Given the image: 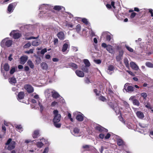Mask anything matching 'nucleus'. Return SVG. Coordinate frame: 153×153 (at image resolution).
I'll return each instance as SVG.
<instances>
[{"mask_svg":"<svg viewBox=\"0 0 153 153\" xmlns=\"http://www.w3.org/2000/svg\"><path fill=\"white\" fill-rule=\"evenodd\" d=\"M12 42L11 40L8 39L7 38H6L3 40L1 43V45L2 47L5 46L9 47L12 44Z\"/></svg>","mask_w":153,"mask_h":153,"instance_id":"obj_1","label":"nucleus"},{"mask_svg":"<svg viewBox=\"0 0 153 153\" xmlns=\"http://www.w3.org/2000/svg\"><path fill=\"white\" fill-rule=\"evenodd\" d=\"M6 145H8L7 149L11 150L14 149L16 145V143L14 141H12L11 139H9L6 143Z\"/></svg>","mask_w":153,"mask_h":153,"instance_id":"obj_2","label":"nucleus"},{"mask_svg":"<svg viewBox=\"0 0 153 153\" xmlns=\"http://www.w3.org/2000/svg\"><path fill=\"white\" fill-rule=\"evenodd\" d=\"M53 113L54 115L53 120V123H58L61 120V115L58 113V111L57 110H54L53 111Z\"/></svg>","mask_w":153,"mask_h":153,"instance_id":"obj_3","label":"nucleus"},{"mask_svg":"<svg viewBox=\"0 0 153 153\" xmlns=\"http://www.w3.org/2000/svg\"><path fill=\"white\" fill-rule=\"evenodd\" d=\"M33 96L34 99L36 100L37 102H38L39 105L40 107V110L41 111H42L44 109V107L42 105L41 103V100L39 98V96L37 94L34 95V93L33 94Z\"/></svg>","mask_w":153,"mask_h":153,"instance_id":"obj_4","label":"nucleus"},{"mask_svg":"<svg viewBox=\"0 0 153 153\" xmlns=\"http://www.w3.org/2000/svg\"><path fill=\"white\" fill-rule=\"evenodd\" d=\"M11 36H12L15 39H17L19 38L21 35L17 31H13L10 34Z\"/></svg>","mask_w":153,"mask_h":153,"instance_id":"obj_5","label":"nucleus"},{"mask_svg":"<svg viewBox=\"0 0 153 153\" xmlns=\"http://www.w3.org/2000/svg\"><path fill=\"white\" fill-rule=\"evenodd\" d=\"M130 65L131 68L135 71H137L139 69V66L133 62H131L130 63Z\"/></svg>","mask_w":153,"mask_h":153,"instance_id":"obj_6","label":"nucleus"},{"mask_svg":"<svg viewBox=\"0 0 153 153\" xmlns=\"http://www.w3.org/2000/svg\"><path fill=\"white\" fill-rule=\"evenodd\" d=\"M102 36H106V40L108 41H110L112 38V36L108 34V33L107 32H103L102 34Z\"/></svg>","mask_w":153,"mask_h":153,"instance_id":"obj_7","label":"nucleus"},{"mask_svg":"<svg viewBox=\"0 0 153 153\" xmlns=\"http://www.w3.org/2000/svg\"><path fill=\"white\" fill-rule=\"evenodd\" d=\"M40 140L41 142H38L36 143V146L39 148H41L43 146V144L42 143V142H45V144L48 143V141L44 138L40 139Z\"/></svg>","mask_w":153,"mask_h":153,"instance_id":"obj_8","label":"nucleus"},{"mask_svg":"<svg viewBox=\"0 0 153 153\" xmlns=\"http://www.w3.org/2000/svg\"><path fill=\"white\" fill-rule=\"evenodd\" d=\"M95 129L97 130L100 132H108V130L98 125L95 127Z\"/></svg>","mask_w":153,"mask_h":153,"instance_id":"obj_9","label":"nucleus"},{"mask_svg":"<svg viewBox=\"0 0 153 153\" xmlns=\"http://www.w3.org/2000/svg\"><path fill=\"white\" fill-rule=\"evenodd\" d=\"M24 88L28 92L31 93L33 91V88L30 85H25Z\"/></svg>","mask_w":153,"mask_h":153,"instance_id":"obj_10","label":"nucleus"},{"mask_svg":"<svg viewBox=\"0 0 153 153\" xmlns=\"http://www.w3.org/2000/svg\"><path fill=\"white\" fill-rule=\"evenodd\" d=\"M48 92H51V93L52 94V96L54 98L56 99L60 96V95L58 93L55 91H47L46 93Z\"/></svg>","mask_w":153,"mask_h":153,"instance_id":"obj_11","label":"nucleus"},{"mask_svg":"<svg viewBox=\"0 0 153 153\" xmlns=\"http://www.w3.org/2000/svg\"><path fill=\"white\" fill-rule=\"evenodd\" d=\"M15 6L16 5H15L13 3L10 4L8 7V13H12L13 11Z\"/></svg>","mask_w":153,"mask_h":153,"instance_id":"obj_12","label":"nucleus"},{"mask_svg":"<svg viewBox=\"0 0 153 153\" xmlns=\"http://www.w3.org/2000/svg\"><path fill=\"white\" fill-rule=\"evenodd\" d=\"M28 59V57L27 56H23L20 58V63L22 64H24L26 62Z\"/></svg>","mask_w":153,"mask_h":153,"instance_id":"obj_13","label":"nucleus"},{"mask_svg":"<svg viewBox=\"0 0 153 153\" xmlns=\"http://www.w3.org/2000/svg\"><path fill=\"white\" fill-rule=\"evenodd\" d=\"M24 93L23 92H20L18 95V100L19 101L21 102H22L21 100L24 98Z\"/></svg>","mask_w":153,"mask_h":153,"instance_id":"obj_14","label":"nucleus"},{"mask_svg":"<svg viewBox=\"0 0 153 153\" xmlns=\"http://www.w3.org/2000/svg\"><path fill=\"white\" fill-rule=\"evenodd\" d=\"M76 73L77 75L79 77H82L84 76V74L83 71L77 70L76 71Z\"/></svg>","mask_w":153,"mask_h":153,"instance_id":"obj_15","label":"nucleus"},{"mask_svg":"<svg viewBox=\"0 0 153 153\" xmlns=\"http://www.w3.org/2000/svg\"><path fill=\"white\" fill-rule=\"evenodd\" d=\"M106 49L109 52V53H113L114 52V49L113 48V47L110 45H107Z\"/></svg>","mask_w":153,"mask_h":153,"instance_id":"obj_16","label":"nucleus"},{"mask_svg":"<svg viewBox=\"0 0 153 153\" xmlns=\"http://www.w3.org/2000/svg\"><path fill=\"white\" fill-rule=\"evenodd\" d=\"M114 69V68L113 66H109L107 70L108 73L110 74H112L113 72Z\"/></svg>","mask_w":153,"mask_h":153,"instance_id":"obj_17","label":"nucleus"},{"mask_svg":"<svg viewBox=\"0 0 153 153\" xmlns=\"http://www.w3.org/2000/svg\"><path fill=\"white\" fill-rule=\"evenodd\" d=\"M69 47V44L68 43H65L62 46V52L65 51Z\"/></svg>","mask_w":153,"mask_h":153,"instance_id":"obj_18","label":"nucleus"},{"mask_svg":"<svg viewBox=\"0 0 153 153\" xmlns=\"http://www.w3.org/2000/svg\"><path fill=\"white\" fill-rule=\"evenodd\" d=\"M57 36L59 39L61 40L64 39L65 38L64 34L62 32L59 33L57 34Z\"/></svg>","mask_w":153,"mask_h":153,"instance_id":"obj_19","label":"nucleus"},{"mask_svg":"<svg viewBox=\"0 0 153 153\" xmlns=\"http://www.w3.org/2000/svg\"><path fill=\"white\" fill-rule=\"evenodd\" d=\"M136 114L137 116L140 119H142L144 117L143 113L141 111H137Z\"/></svg>","mask_w":153,"mask_h":153,"instance_id":"obj_20","label":"nucleus"},{"mask_svg":"<svg viewBox=\"0 0 153 153\" xmlns=\"http://www.w3.org/2000/svg\"><path fill=\"white\" fill-rule=\"evenodd\" d=\"M41 67L43 70H47L48 68L47 64L45 62H42L41 64Z\"/></svg>","mask_w":153,"mask_h":153,"instance_id":"obj_21","label":"nucleus"},{"mask_svg":"<svg viewBox=\"0 0 153 153\" xmlns=\"http://www.w3.org/2000/svg\"><path fill=\"white\" fill-rule=\"evenodd\" d=\"M50 6L47 4H43L39 8L40 10H42V9H48L49 8Z\"/></svg>","mask_w":153,"mask_h":153,"instance_id":"obj_22","label":"nucleus"},{"mask_svg":"<svg viewBox=\"0 0 153 153\" xmlns=\"http://www.w3.org/2000/svg\"><path fill=\"white\" fill-rule=\"evenodd\" d=\"M39 136V132L38 130L35 131L33 134V137L34 138H36Z\"/></svg>","mask_w":153,"mask_h":153,"instance_id":"obj_23","label":"nucleus"},{"mask_svg":"<svg viewBox=\"0 0 153 153\" xmlns=\"http://www.w3.org/2000/svg\"><path fill=\"white\" fill-rule=\"evenodd\" d=\"M77 120L79 121H82L83 120V117L82 114H78L76 117Z\"/></svg>","mask_w":153,"mask_h":153,"instance_id":"obj_24","label":"nucleus"},{"mask_svg":"<svg viewBox=\"0 0 153 153\" xmlns=\"http://www.w3.org/2000/svg\"><path fill=\"white\" fill-rule=\"evenodd\" d=\"M41 43V41L39 40H35L32 42V45L34 46H37Z\"/></svg>","mask_w":153,"mask_h":153,"instance_id":"obj_25","label":"nucleus"},{"mask_svg":"<svg viewBox=\"0 0 153 153\" xmlns=\"http://www.w3.org/2000/svg\"><path fill=\"white\" fill-rule=\"evenodd\" d=\"M16 130L19 132H21L23 131V128L20 125H16L15 126Z\"/></svg>","mask_w":153,"mask_h":153,"instance_id":"obj_26","label":"nucleus"},{"mask_svg":"<svg viewBox=\"0 0 153 153\" xmlns=\"http://www.w3.org/2000/svg\"><path fill=\"white\" fill-rule=\"evenodd\" d=\"M117 143L119 146H122L124 144V142L123 140L120 138L117 139Z\"/></svg>","mask_w":153,"mask_h":153,"instance_id":"obj_27","label":"nucleus"},{"mask_svg":"<svg viewBox=\"0 0 153 153\" xmlns=\"http://www.w3.org/2000/svg\"><path fill=\"white\" fill-rule=\"evenodd\" d=\"M10 82L12 84H15L16 83V78L14 77H12L9 79Z\"/></svg>","mask_w":153,"mask_h":153,"instance_id":"obj_28","label":"nucleus"},{"mask_svg":"<svg viewBox=\"0 0 153 153\" xmlns=\"http://www.w3.org/2000/svg\"><path fill=\"white\" fill-rule=\"evenodd\" d=\"M124 63L125 64L126 67L128 68H129V65L128 63V61L127 59L125 58L124 59Z\"/></svg>","mask_w":153,"mask_h":153,"instance_id":"obj_29","label":"nucleus"},{"mask_svg":"<svg viewBox=\"0 0 153 153\" xmlns=\"http://www.w3.org/2000/svg\"><path fill=\"white\" fill-rule=\"evenodd\" d=\"M79 130L78 128H74V135L75 136H79V135H78L77 134L79 133Z\"/></svg>","mask_w":153,"mask_h":153,"instance_id":"obj_30","label":"nucleus"},{"mask_svg":"<svg viewBox=\"0 0 153 153\" xmlns=\"http://www.w3.org/2000/svg\"><path fill=\"white\" fill-rule=\"evenodd\" d=\"M27 63L31 68H34V65L31 61L29 60L27 62Z\"/></svg>","mask_w":153,"mask_h":153,"instance_id":"obj_31","label":"nucleus"},{"mask_svg":"<svg viewBox=\"0 0 153 153\" xmlns=\"http://www.w3.org/2000/svg\"><path fill=\"white\" fill-rule=\"evenodd\" d=\"M4 69L6 71H8L10 68V66L7 63L5 64L4 65Z\"/></svg>","mask_w":153,"mask_h":153,"instance_id":"obj_32","label":"nucleus"},{"mask_svg":"<svg viewBox=\"0 0 153 153\" xmlns=\"http://www.w3.org/2000/svg\"><path fill=\"white\" fill-rule=\"evenodd\" d=\"M134 88L131 86H128L127 88V91L128 92H132L134 91Z\"/></svg>","mask_w":153,"mask_h":153,"instance_id":"obj_33","label":"nucleus"},{"mask_svg":"<svg viewBox=\"0 0 153 153\" xmlns=\"http://www.w3.org/2000/svg\"><path fill=\"white\" fill-rule=\"evenodd\" d=\"M11 153H24L23 151L18 149H15L11 151Z\"/></svg>","mask_w":153,"mask_h":153,"instance_id":"obj_34","label":"nucleus"},{"mask_svg":"<svg viewBox=\"0 0 153 153\" xmlns=\"http://www.w3.org/2000/svg\"><path fill=\"white\" fill-rule=\"evenodd\" d=\"M84 62L86 66L89 67L90 66V63L89 61L87 59H85L84 60Z\"/></svg>","mask_w":153,"mask_h":153,"instance_id":"obj_35","label":"nucleus"},{"mask_svg":"<svg viewBox=\"0 0 153 153\" xmlns=\"http://www.w3.org/2000/svg\"><path fill=\"white\" fill-rule=\"evenodd\" d=\"M133 102L134 104L139 106L140 105V103L136 99H134L133 100Z\"/></svg>","mask_w":153,"mask_h":153,"instance_id":"obj_36","label":"nucleus"},{"mask_svg":"<svg viewBox=\"0 0 153 153\" xmlns=\"http://www.w3.org/2000/svg\"><path fill=\"white\" fill-rule=\"evenodd\" d=\"M62 8H63V7L59 6H56L54 7L53 8L55 10H60ZM63 8H64V7H63Z\"/></svg>","mask_w":153,"mask_h":153,"instance_id":"obj_37","label":"nucleus"},{"mask_svg":"<svg viewBox=\"0 0 153 153\" xmlns=\"http://www.w3.org/2000/svg\"><path fill=\"white\" fill-rule=\"evenodd\" d=\"M70 66L75 69H76L78 68L76 64L74 63H71L70 64Z\"/></svg>","mask_w":153,"mask_h":153,"instance_id":"obj_38","label":"nucleus"},{"mask_svg":"<svg viewBox=\"0 0 153 153\" xmlns=\"http://www.w3.org/2000/svg\"><path fill=\"white\" fill-rule=\"evenodd\" d=\"M146 65L148 67L153 68V64L150 62H147L146 63Z\"/></svg>","mask_w":153,"mask_h":153,"instance_id":"obj_39","label":"nucleus"},{"mask_svg":"<svg viewBox=\"0 0 153 153\" xmlns=\"http://www.w3.org/2000/svg\"><path fill=\"white\" fill-rule=\"evenodd\" d=\"M54 123V126L56 128H59L61 127V124L60 123Z\"/></svg>","mask_w":153,"mask_h":153,"instance_id":"obj_40","label":"nucleus"},{"mask_svg":"<svg viewBox=\"0 0 153 153\" xmlns=\"http://www.w3.org/2000/svg\"><path fill=\"white\" fill-rule=\"evenodd\" d=\"M31 45V44L30 42L27 43L24 46V48H27L30 47Z\"/></svg>","mask_w":153,"mask_h":153,"instance_id":"obj_41","label":"nucleus"},{"mask_svg":"<svg viewBox=\"0 0 153 153\" xmlns=\"http://www.w3.org/2000/svg\"><path fill=\"white\" fill-rule=\"evenodd\" d=\"M125 46H126V48L130 52H133V49L131 48L130 47H129L127 45H126Z\"/></svg>","mask_w":153,"mask_h":153,"instance_id":"obj_42","label":"nucleus"},{"mask_svg":"<svg viewBox=\"0 0 153 153\" xmlns=\"http://www.w3.org/2000/svg\"><path fill=\"white\" fill-rule=\"evenodd\" d=\"M33 49H30L28 51H27L25 52V53L29 54V53H33Z\"/></svg>","mask_w":153,"mask_h":153,"instance_id":"obj_43","label":"nucleus"},{"mask_svg":"<svg viewBox=\"0 0 153 153\" xmlns=\"http://www.w3.org/2000/svg\"><path fill=\"white\" fill-rule=\"evenodd\" d=\"M15 68L14 67H12L11 68L10 71V73L11 74H13L15 71Z\"/></svg>","mask_w":153,"mask_h":153,"instance_id":"obj_44","label":"nucleus"},{"mask_svg":"<svg viewBox=\"0 0 153 153\" xmlns=\"http://www.w3.org/2000/svg\"><path fill=\"white\" fill-rule=\"evenodd\" d=\"M141 96L144 99H146L147 97V94L146 93H142L141 94Z\"/></svg>","mask_w":153,"mask_h":153,"instance_id":"obj_45","label":"nucleus"},{"mask_svg":"<svg viewBox=\"0 0 153 153\" xmlns=\"http://www.w3.org/2000/svg\"><path fill=\"white\" fill-rule=\"evenodd\" d=\"M81 69L84 72L86 73L88 72V69L86 67H84L82 68Z\"/></svg>","mask_w":153,"mask_h":153,"instance_id":"obj_46","label":"nucleus"},{"mask_svg":"<svg viewBox=\"0 0 153 153\" xmlns=\"http://www.w3.org/2000/svg\"><path fill=\"white\" fill-rule=\"evenodd\" d=\"M34 140L32 141L30 139H26L25 140V143H33Z\"/></svg>","mask_w":153,"mask_h":153,"instance_id":"obj_47","label":"nucleus"},{"mask_svg":"<svg viewBox=\"0 0 153 153\" xmlns=\"http://www.w3.org/2000/svg\"><path fill=\"white\" fill-rule=\"evenodd\" d=\"M81 29V26L79 25H78L76 26V29L77 32H79Z\"/></svg>","mask_w":153,"mask_h":153,"instance_id":"obj_48","label":"nucleus"},{"mask_svg":"<svg viewBox=\"0 0 153 153\" xmlns=\"http://www.w3.org/2000/svg\"><path fill=\"white\" fill-rule=\"evenodd\" d=\"M122 55H120L116 57V59L117 61H120L121 59V57L122 56Z\"/></svg>","mask_w":153,"mask_h":153,"instance_id":"obj_49","label":"nucleus"},{"mask_svg":"<svg viewBox=\"0 0 153 153\" xmlns=\"http://www.w3.org/2000/svg\"><path fill=\"white\" fill-rule=\"evenodd\" d=\"M29 145H28L27 146V148L28 149V152H29V153H30V152H31V153H33L34 152V151L33 149H29Z\"/></svg>","mask_w":153,"mask_h":153,"instance_id":"obj_50","label":"nucleus"},{"mask_svg":"<svg viewBox=\"0 0 153 153\" xmlns=\"http://www.w3.org/2000/svg\"><path fill=\"white\" fill-rule=\"evenodd\" d=\"M123 103L124 105L127 108H129V104L126 101H123Z\"/></svg>","mask_w":153,"mask_h":153,"instance_id":"obj_51","label":"nucleus"},{"mask_svg":"<svg viewBox=\"0 0 153 153\" xmlns=\"http://www.w3.org/2000/svg\"><path fill=\"white\" fill-rule=\"evenodd\" d=\"M82 21L84 23L87 24H88V22L87 20L85 18H83L82 19Z\"/></svg>","mask_w":153,"mask_h":153,"instance_id":"obj_52","label":"nucleus"},{"mask_svg":"<svg viewBox=\"0 0 153 153\" xmlns=\"http://www.w3.org/2000/svg\"><path fill=\"white\" fill-rule=\"evenodd\" d=\"M47 50L45 48V49H42L41 51V53L42 54H44L45 53H46V52H47Z\"/></svg>","mask_w":153,"mask_h":153,"instance_id":"obj_53","label":"nucleus"},{"mask_svg":"<svg viewBox=\"0 0 153 153\" xmlns=\"http://www.w3.org/2000/svg\"><path fill=\"white\" fill-rule=\"evenodd\" d=\"M136 15V13H131V16H130V17L131 18H134L135 16Z\"/></svg>","mask_w":153,"mask_h":153,"instance_id":"obj_54","label":"nucleus"},{"mask_svg":"<svg viewBox=\"0 0 153 153\" xmlns=\"http://www.w3.org/2000/svg\"><path fill=\"white\" fill-rule=\"evenodd\" d=\"M94 62L98 64H100L101 62L100 60L97 59V60H94Z\"/></svg>","mask_w":153,"mask_h":153,"instance_id":"obj_55","label":"nucleus"},{"mask_svg":"<svg viewBox=\"0 0 153 153\" xmlns=\"http://www.w3.org/2000/svg\"><path fill=\"white\" fill-rule=\"evenodd\" d=\"M100 100L103 101H105V98L103 96H100L99 97Z\"/></svg>","mask_w":153,"mask_h":153,"instance_id":"obj_56","label":"nucleus"},{"mask_svg":"<svg viewBox=\"0 0 153 153\" xmlns=\"http://www.w3.org/2000/svg\"><path fill=\"white\" fill-rule=\"evenodd\" d=\"M126 72H127L129 74L132 75V76H134V73L132 72H131V71H128V70H126Z\"/></svg>","mask_w":153,"mask_h":153,"instance_id":"obj_57","label":"nucleus"},{"mask_svg":"<svg viewBox=\"0 0 153 153\" xmlns=\"http://www.w3.org/2000/svg\"><path fill=\"white\" fill-rule=\"evenodd\" d=\"M104 135L103 134H100L99 135V137L101 138V139H102L103 138H104Z\"/></svg>","mask_w":153,"mask_h":153,"instance_id":"obj_58","label":"nucleus"},{"mask_svg":"<svg viewBox=\"0 0 153 153\" xmlns=\"http://www.w3.org/2000/svg\"><path fill=\"white\" fill-rule=\"evenodd\" d=\"M101 46L102 47H103L104 48H106L107 47V45L105 43H102V44Z\"/></svg>","mask_w":153,"mask_h":153,"instance_id":"obj_59","label":"nucleus"},{"mask_svg":"<svg viewBox=\"0 0 153 153\" xmlns=\"http://www.w3.org/2000/svg\"><path fill=\"white\" fill-rule=\"evenodd\" d=\"M110 134L109 133H108L106 135L105 137V138L106 139H108L110 137Z\"/></svg>","mask_w":153,"mask_h":153,"instance_id":"obj_60","label":"nucleus"},{"mask_svg":"<svg viewBox=\"0 0 153 153\" xmlns=\"http://www.w3.org/2000/svg\"><path fill=\"white\" fill-rule=\"evenodd\" d=\"M12 54H10L9 56L8 57V60L10 61H11L12 60L13 58H12Z\"/></svg>","mask_w":153,"mask_h":153,"instance_id":"obj_61","label":"nucleus"},{"mask_svg":"<svg viewBox=\"0 0 153 153\" xmlns=\"http://www.w3.org/2000/svg\"><path fill=\"white\" fill-rule=\"evenodd\" d=\"M114 1H112L111 3V5L114 8H115V7L114 6Z\"/></svg>","mask_w":153,"mask_h":153,"instance_id":"obj_62","label":"nucleus"},{"mask_svg":"<svg viewBox=\"0 0 153 153\" xmlns=\"http://www.w3.org/2000/svg\"><path fill=\"white\" fill-rule=\"evenodd\" d=\"M57 103V102H56L55 101H54L51 104V106H54Z\"/></svg>","mask_w":153,"mask_h":153,"instance_id":"obj_63","label":"nucleus"},{"mask_svg":"<svg viewBox=\"0 0 153 153\" xmlns=\"http://www.w3.org/2000/svg\"><path fill=\"white\" fill-rule=\"evenodd\" d=\"M24 69L25 71H28L29 69V68L27 66H25L24 68Z\"/></svg>","mask_w":153,"mask_h":153,"instance_id":"obj_64","label":"nucleus"}]
</instances>
